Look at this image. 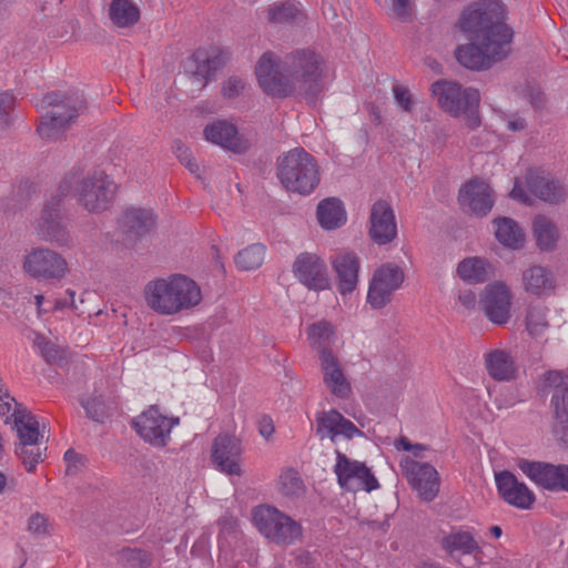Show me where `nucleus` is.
<instances>
[{"mask_svg":"<svg viewBox=\"0 0 568 568\" xmlns=\"http://www.w3.org/2000/svg\"><path fill=\"white\" fill-rule=\"evenodd\" d=\"M265 256V246L262 244L250 245L235 255V264L242 271L258 268Z\"/></svg>","mask_w":568,"mask_h":568,"instance_id":"obj_38","label":"nucleus"},{"mask_svg":"<svg viewBox=\"0 0 568 568\" xmlns=\"http://www.w3.org/2000/svg\"><path fill=\"white\" fill-rule=\"evenodd\" d=\"M65 307H71L70 306V301L68 298H59V300H55L54 301V306H53V310L54 311H60V310H63Z\"/></svg>","mask_w":568,"mask_h":568,"instance_id":"obj_62","label":"nucleus"},{"mask_svg":"<svg viewBox=\"0 0 568 568\" xmlns=\"http://www.w3.org/2000/svg\"><path fill=\"white\" fill-rule=\"evenodd\" d=\"M144 294L148 306L160 315H175L196 306L202 300L199 285L181 274L149 282Z\"/></svg>","mask_w":568,"mask_h":568,"instance_id":"obj_4","label":"nucleus"},{"mask_svg":"<svg viewBox=\"0 0 568 568\" xmlns=\"http://www.w3.org/2000/svg\"><path fill=\"white\" fill-rule=\"evenodd\" d=\"M458 300L466 308H473L476 304V295L471 290L462 291Z\"/></svg>","mask_w":568,"mask_h":568,"instance_id":"obj_54","label":"nucleus"},{"mask_svg":"<svg viewBox=\"0 0 568 568\" xmlns=\"http://www.w3.org/2000/svg\"><path fill=\"white\" fill-rule=\"evenodd\" d=\"M263 91L272 97L297 95L316 105L324 91V60L312 49H296L281 62L271 51L264 52L255 68Z\"/></svg>","mask_w":568,"mask_h":568,"instance_id":"obj_2","label":"nucleus"},{"mask_svg":"<svg viewBox=\"0 0 568 568\" xmlns=\"http://www.w3.org/2000/svg\"><path fill=\"white\" fill-rule=\"evenodd\" d=\"M333 335L332 325L327 322H318L310 326L308 338L312 346L322 354V348H329L331 337Z\"/></svg>","mask_w":568,"mask_h":568,"instance_id":"obj_41","label":"nucleus"},{"mask_svg":"<svg viewBox=\"0 0 568 568\" xmlns=\"http://www.w3.org/2000/svg\"><path fill=\"white\" fill-rule=\"evenodd\" d=\"M16 105V98L12 93L6 91L0 93V128L7 129L13 122L12 112Z\"/></svg>","mask_w":568,"mask_h":568,"instance_id":"obj_46","label":"nucleus"},{"mask_svg":"<svg viewBox=\"0 0 568 568\" xmlns=\"http://www.w3.org/2000/svg\"><path fill=\"white\" fill-rule=\"evenodd\" d=\"M368 234L374 243L386 245L397 236L395 212L386 200L376 201L369 212Z\"/></svg>","mask_w":568,"mask_h":568,"instance_id":"obj_17","label":"nucleus"},{"mask_svg":"<svg viewBox=\"0 0 568 568\" xmlns=\"http://www.w3.org/2000/svg\"><path fill=\"white\" fill-rule=\"evenodd\" d=\"M196 60H201L203 62V70L201 69V67H199L196 74H202L203 85H205L211 73L217 71L225 64L226 57L222 51L214 49L204 59H201L200 53H197Z\"/></svg>","mask_w":568,"mask_h":568,"instance_id":"obj_43","label":"nucleus"},{"mask_svg":"<svg viewBox=\"0 0 568 568\" xmlns=\"http://www.w3.org/2000/svg\"><path fill=\"white\" fill-rule=\"evenodd\" d=\"M28 529L36 535H45L48 530L47 518L36 513L29 518Z\"/></svg>","mask_w":568,"mask_h":568,"instance_id":"obj_51","label":"nucleus"},{"mask_svg":"<svg viewBox=\"0 0 568 568\" xmlns=\"http://www.w3.org/2000/svg\"><path fill=\"white\" fill-rule=\"evenodd\" d=\"M485 365L489 376L498 382L515 378L517 366L509 353L504 349H495L485 355Z\"/></svg>","mask_w":568,"mask_h":568,"instance_id":"obj_30","label":"nucleus"},{"mask_svg":"<svg viewBox=\"0 0 568 568\" xmlns=\"http://www.w3.org/2000/svg\"><path fill=\"white\" fill-rule=\"evenodd\" d=\"M393 91L397 104L406 112L412 111L414 102L409 90L402 85H394Z\"/></svg>","mask_w":568,"mask_h":568,"instance_id":"obj_49","label":"nucleus"},{"mask_svg":"<svg viewBox=\"0 0 568 568\" xmlns=\"http://www.w3.org/2000/svg\"><path fill=\"white\" fill-rule=\"evenodd\" d=\"M410 0H393V11L396 17L406 19L409 16Z\"/></svg>","mask_w":568,"mask_h":568,"instance_id":"obj_53","label":"nucleus"},{"mask_svg":"<svg viewBox=\"0 0 568 568\" xmlns=\"http://www.w3.org/2000/svg\"><path fill=\"white\" fill-rule=\"evenodd\" d=\"M400 470L407 481L425 501H432L439 491L437 470L428 463H418L406 456L399 463Z\"/></svg>","mask_w":568,"mask_h":568,"instance_id":"obj_14","label":"nucleus"},{"mask_svg":"<svg viewBox=\"0 0 568 568\" xmlns=\"http://www.w3.org/2000/svg\"><path fill=\"white\" fill-rule=\"evenodd\" d=\"M527 329L532 336H540L548 327L546 310L539 306L529 308L526 317Z\"/></svg>","mask_w":568,"mask_h":568,"instance_id":"obj_44","label":"nucleus"},{"mask_svg":"<svg viewBox=\"0 0 568 568\" xmlns=\"http://www.w3.org/2000/svg\"><path fill=\"white\" fill-rule=\"evenodd\" d=\"M527 186L535 196L550 203L560 202L566 194L558 182L534 173L527 175Z\"/></svg>","mask_w":568,"mask_h":568,"instance_id":"obj_32","label":"nucleus"},{"mask_svg":"<svg viewBox=\"0 0 568 568\" xmlns=\"http://www.w3.org/2000/svg\"><path fill=\"white\" fill-rule=\"evenodd\" d=\"M413 445L407 437L405 436H400L396 442H395V447L397 449H403L405 452H409L410 449H413Z\"/></svg>","mask_w":568,"mask_h":568,"instance_id":"obj_58","label":"nucleus"},{"mask_svg":"<svg viewBox=\"0 0 568 568\" xmlns=\"http://www.w3.org/2000/svg\"><path fill=\"white\" fill-rule=\"evenodd\" d=\"M561 474L562 480L560 483V490L568 491V465L562 464Z\"/></svg>","mask_w":568,"mask_h":568,"instance_id":"obj_60","label":"nucleus"},{"mask_svg":"<svg viewBox=\"0 0 568 568\" xmlns=\"http://www.w3.org/2000/svg\"><path fill=\"white\" fill-rule=\"evenodd\" d=\"M85 108V99L79 91L47 93L38 104L42 115L37 132L44 140L58 141Z\"/></svg>","mask_w":568,"mask_h":568,"instance_id":"obj_5","label":"nucleus"},{"mask_svg":"<svg viewBox=\"0 0 568 568\" xmlns=\"http://www.w3.org/2000/svg\"><path fill=\"white\" fill-rule=\"evenodd\" d=\"M64 462L67 464V475H75L83 465V458L74 449H68L64 453Z\"/></svg>","mask_w":568,"mask_h":568,"instance_id":"obj_50","label":"nucleus"},{"mask_svg":"<svg viewBox=\"0 0 568 568\" xmlns=\"http://www.w3.org/2000/svg\"><path fill=\"white\" fill-rule=\"evenodd\" d=\"M510 196L514 200H518L523 203L528 202V195L526 194L525 190L518 183H515V186L510 192Z\"/></svg>","mask_w":568,"mask_h":568,"instance_id":"obj_56","label":"nucleus"},{"mask_svg":"<svg viewBox=\"0 0 568 568\" xmlns=\"http://www.w3.org/2000/svg\"><path fill=\"white\" fill-rule=\"evenodd\" d=\"M63 199L64 197L61 196V193L57 190L43 207L38 224V233L45 241L57 242L59 244L68 243V233L60 215V206Z\"/></svg>","mask_w":568,"mask_h":568,"instance_id":"obj_21","label":"nucleus"},{"mask_svg":"<svg viewBox=\"0 0 568 568\" xmlns=\"http://www.w3.org/2000/svg\"><path fill=\"white\" fill-rule=\"evenodd\" d=\"M245 88V81L240 77H230L223 84V95L227 99L239 97Z\"/></svg>","mask_w":568,"mask_h":568,"instance_id":"obj_48","label":"nucleus"},{"mask_svg":"<svg viewBox=\"0 0 568 568\" xmlns=\"http://www.w3.org/2000/svg\"><path fill=\"white\" fill-rule=\"evenodd\" d=\"M302 16L297 6L290 1L275 2L267 9V17L273 23H294Z\"/></svg>","mask_w":568,"mask_h":568,"instance_id":"obj_39","label":"nucleus"},{"mask_svg":"<svg viewBox=\"0 0 568 568\" xmlns=\"http://www.w3.org/2000/svg\"><path fill=\"white\" fill-rule=\"evenodd\" d=\"M443 548L449 554L462 552L473 554L479 551V546L474 537L467 531L452 532L443 538Z\"/></svg>","mask_w":568,"mask_h":568,"instance_id":"obj_37","label":"nucleus"},{"mask_svg":"<svg viewBox=\"0 0 568 568\" xmlns=\"http://www.w3.org/2000/svg\"><path fill=\"white\" fill-rule=\"evenodd\" d=\"M154 224L152 212L141 207L128 209L119 220L120 230L130 242H135L150 233Z\"/></svg>","mask_w":568,"mask_h":568,"instance_id":"obj_27","label":"nucleus"},{"mask_svg":"<svg viewBox=\"0 0 568 568\" xmlns=\"http://www.w3.org/2000/svg\"><path fill=\"white\" fill-rule=\"evenodd\" d=\"M368 112H369V115L372 118V121L378 125L382 123V115H381V111L379 109L374 105V104H369L368 106Z\"/></svg>","mask_w":568,"mask_h":568,"instance_id":"obj_59","label":"nucleus"},{"mask_svg":"<svg viewBox=\"0 0 568 568\" xmlns=\"http://www.w3.org/2000/svg\"><path fill=\"white\" fill-rule=\"evenodd\" d=\"M274 432V427L272 424H267L265 426H262L261 429H260V433L263 437L267 438L268 436H271Z\"/></svg>","mask_w":568,"mask_h":568,"instance_id":"obj_64","label":"nucleus"},{"mask_svg":"<svg viewBox=\"0 0 568 568\" xmlns=\"http://www.w3.org/2000/svg\"><path fill=\"white\" fill-rule=\"evenodd\" d=\"M24 271L37 280L50 283L61 281L68 273V262L49 248H34L24 258Z\"/></svg>","mask_w":568,"mask_h":568,"instance_id":"obj_11","label":"nucleus"},{"mask_svg":"<svg viewBox=\"0 0 568 568\" xmlns=\"http://www.w3.org/2000/svg\"><path fill=\"white\" fill-rule=\"evenodd\" d=\"M496 239L510 248H519L525 242V234L519 225L510 217H499L495 220Z\"/></svg>","mask_w":568,"mask_h":568,"instance_id":"obj_35","label":"nucleus"},{"mask_svg":"<svg viewBox=\"0 0 568 568\" xmlns=\"http://www.w3.org/2000/svg\"><path fill=\"white\" fill-rule=\"evenodd\" d=\"M280 491L287 497H300L304 493V484L297 471L288 469L280 477Z\"/></svg>","mask_w":568,"mask_h":568,"instance_id":"obj_42","label":"nucleus"},{"mask_svg":"<svg viewBox=\"0 0 568 568\" xmlns=\"http://www.w3.org/2000/svg\"><path fill=\"white\" fill-rule=\"evenodd\" d=\"M494 266L481 257H466L457 265V275L469 284H478L494 276Z\"/></svg>","mask_w":568,"mask_h":568,"instance_id":"obj_31","label":"nucleus"},{"mask_svg":"<svg viewBox=\"0 0 568 568\" xmlns=\"http://www.w3.org/2000/svg\"><path fill=\"white\" fill-rule=\"evenodd\" d=\"M16 430L19 442L16 444L14 454L27 471L36 470L37 465L43 462L47 445L40 442L39 422L27 408L16 412Z\"/></svg>","mask_w":568,"mask_h":568,"instance_id":"obj_8","label":"nucleus"},{"mask_svg":"<svg viewBox=\"0 0 568 568\" xmlns=\"http://www.w3.org/2000/svg\"><path fill=\"white\" fill-rule=\"evenodd\" d=\"M517 466L537 486L550 491H560L562 464L554 465L519 458Z\"/></svg>","mask_w":568,"mask_h":568,"instance_id":"obj_24","label":"nucleus"},{"mask_svg":"<svg viewBox=\"0 0 568 568\" xmlns=\"http://www.w3.org/2000/svg\"><path fill=\"white\" fill-rule=\"evenodd\" d=\"M320 225L325 230H335L346 222V212L343 203L336 197L322 200L316 210Z\"/></svg>","mask_w":568,"mask_h":568,"instance_id":"obj_33","label":"nucleus"},{"mask_svg":"<svg viewBox=\"0 0 568 568\" xmlns=\"http://www.w3.org/2000/svg\"><path fill=\"white\" fill-rule=\"evenodd\" d=\"M432 93L445 112L453 116L465 114L469 129L474 130L480 125L478 113L480 94L477 89H463L457 82L439 80L432 84Z\"/></svg>","mask_w":568,"mask_h":568,"instance_id":"obj_7","label":"nucleus"},{"mask_svg":"<svg viewBox=\"0 0 568 568\" xmlns=\"http://www.w3.org/2000/svg\"><path fill=\"white\" fill-rule=\"evenodd\" d=\"M253 521L265 538L281 546L292 545L302 537L301 524L273 506L256 507Z\"/></svg>","mask_w":568,"mask_h":568,"instance_id":"obj_9","label":"nucleus"},{"mask_svg":"<svg viewBox=\"0 0 568 568\" xmlns=\"http://www.w3.org/2000/svg\"><path fill=\"white\" fill-rule=\"evenodd\" d=\"M277 178L294 193L307 195L320 183L316 160L302 148H295L277 160Z\"/></svg>","mask_w":568,"mask_h":568,"instance_id":"obj_6","label":"nucleus"},{"mask_svg":"<svg viewBox=\"0 0 568 568\" xmlns=\"http://www.w3.org/2000/svg\"><path fill=\"white\" fill-rule=\"evenodd\" d=\"M81 405L85 410V415L88 418L103 423L104 418L108 416L105 404L101 397L93 396L88 399H82Z\"/></svg>","mask_w":568,"mask_h":568,"instance_id":"obj_45","label":"nucleus"},{"mask_svg":"<svg viewBox=\"0 0 568 568\" xmlns=\"http://www.w3.org/2000/svg\"><path fill=\"white\" fill-rule=\"evenodd\" d=\"M180 419L164 416L156 406H151L132 420L136 433L153 446H165L170 439L172 428Z\"/></svg>","mask_w":568,"mask_h":568,"instance_id":"obj_13","label":"nucleus"},{"mask_svg":"<svg viewBox=\"0 0 568 568\" xmlns=\"http://www.w3.org/2000/svg\"><path fill=\"white\" fill-rule=\"evenodd\" d=\"M334 471L341 487L347 490L369 493L379 487L377 479L364 463L352 460L339 450H336Z\"/></svg>","mask_w":568,"mask_h":568,"instance_id":"obj_12","label":"nucleus"},{"mask_svg":"<svg viewBox=\"0 0 568 568\" xmlns=\"http://www.w3.org/2000/svg\"><path fill=\"white\" fill-rule=\"evenodd\" d=\"M44 301V296L42 294L34 295V302L37 305L38 314L41 315L42 313H47V310H42V303Z\"/></svg>","mask_w":568,"mask_h":568,"instance_id":"obj_63","label":"nucleus"},{"mask_svg":"<svg viewBox=\"0 0 568 568\" xmlns=\"http://www.w3.org/2000/svg\"><path fill=\"white\" fill-rule=\"evenodd\" d=\"M332 264L338 280L339 293L343 295L352 293L358 282L359 260L357 255L352 252L339 253Z\"/></svg>","mask_w":568,"mask_h":568,"instance_id":"obj_28","label":"nucleus"},{"mask_svg":"<svg viewBox=\"0 0 568 568\" xmlns=\"http://www.w3.org/2000/svg\"><path fill=\"white\" fill-rule=\"evenodd\" d=\"M545 394H550L552 433L568 448V375L560 371H548L544 375Z\"/></svg>","mask_w":568,"mask_h":568,"instance_id":"obj_10","label":"nucleus"},{"mask_svg":"<svg viewBox=\"0 0 568 568\" xmlns=\"http://www.w3.org/2000/svg\"><path fill=\"white\" fill-rule=\"evenodd\" d=\"M427 449V446L423 445V444H414L413 445V449H410L409 452H412L413 456L414 457H423V452Z\"/></svg>","mask_w":568,"mask_h":568,"instance_id":"obj_61","label":"nucleus"},{"mask_svg":"<svg viewBox=\"0 0 568 568\" xmlns=\"http://www.w3.org/2000/svg\"><path fill=\"white\" fill-rule=\"evenodd\" d=\"M507 128L514 132L523 131L526 128V121L523 118L510 120L507 123Z\"/></svg>","mask_w":568,"mask_h":568,"instance_id":"obj_57","label":"nucleus"},{"mask_svg":"<svg viewBox=\"0 0 568 568\" xmlns=\"http://www.w3.org/2000/svg\"><path fill=\"white\" fill-rule=\"evenodd\" d=\"M523 285L528 294L549 295L556 286V278L551 270L541 265H531L523 272Z\"/></svg>","mask_w":568,"mask_h":568,"instance_id":"obj_29","label":"nucleus"},{"mask_svg":"<svg viewBox=\"0 0 568 568\" xmlns=\"http://www.w3.org/2000/svg\"><path fill=\"white\" fill-rule=\"evenodd\" d=\"M315 433L322 440L328 438L333 443L338 436L353 439L363 435V432L352 420L345 418L334 408L317 413Z\"/></svg>","mask_w":568,"mask_h":568,"instance_id":"obj_20","label":"nucleus"},{"mask_svg":"<svg viewBox=\"0 0 568 568\" xmlns=\"http://www.w3.org/2000/svg\"><path fill=\"white\" fill-rule=\"evenodd\" d=\"M458 201L464 209L483 216L493 209V191L486 182L474 179L460 189Z\"/></svg>","mask_w":568,"mask_h":568,"instance_id":"obj_26","label":"nucleus"},{"mask_svg":"<svg viewBox=\"0 0 568 568\" xmlns=\"http://www.w3.org/2000/svg\"><path fill=\"white\" fill-rule=\"evenodd\" d=\"M294 276L308 290L323 291L329 286L327 266L314 253L304 252L293 263Z\"/></svg>","mask_w":568,"mask_h":568,"instance_id":"obj_16","label":"nucleus"},{"mask_svg":"<svg viewBox=\"0 0 568 568\" xmlns=\"http://www.w3.org/2000/svg\"><path fill=\"white\" fill-rule=\"evenodd\" d=\"M505 20V7L497 0H485L465 9L458 26L469 43L456 49L458 62L468 69L484 70L491 62L505 59L514 36Z\"/></svg>","mask_w":568,"mask_h":568,"instance_id":"obj_1","label":"nucleus"},{"mask_svg":"<svg viewBox=\"0 0 568 568\" xmlns=\"http://www.w3.org/2000/svg\"><path fill=\"white\" fill-rule=\"evenodd\" d=\"M242 445L239 438L232 435L217 436L212 445V462L221 471L231 476H241L240 459Z\"/></svg>","mask_w":568,"mask_h":568,"instance_id":"obj_19","label":"nucleus"},{"mask_svg":"<svg viewBox=\"0 0 568 568\" xmlns=\"http://www.w3.org/2000/svg\"><path fill=\"white\" fill-rule=\"evenodd\" d=\"M203 133L207 141L234 153H244L250 148L248 140L239 133L233 123L226 120H216L207 124Z\"/></svg>","mask_w":568,"mask_h":568,"instance_id":"obj_25","label":"nucleus"},{"mask_svg":"<svg viewBox=\"0 0 568 568\" xmlns=\"http://www.w3.org/2000/svg\"><path fill=\"white\" fill-rule=\"evenodd\" d=\"M128 559L129 560H138L140 562V568H146L149 562L146 559V555L142 552L141 550H130L128 552Z\"/></svg>","mask_w":568,"mask_h":568,"instance_id":"obj_55","label":"nucleus"},{"mask_svg":"<svg viewBox=\"0 0 568 568\" xmlns=\"http://www.w3.org/2000/svg\"><path fill=\"white\" fill-rule=\"evenodd\" d=\"M525 98L529 100L530 104L535 109L541 108L545 103L544 92L539 87L536 85H527L525 90Z\"/></svg>","mask_w":568,"mask_h":568,"instance_id":"obj_52","label":"nucleus"},{"mask_svg":"<svg viewBox=\"0 0 568 568\" xmlns=\"http://www.w3.org/2000/svg\"><path fill=\"white\" fill-rule=\"evenodd\" d=\"M534 234L540 250L551 251L555 248L558 240V231L556 225L546 216L538 215L534 220Z\"/></svg>","mask_w":568,"mask_h":568,"instance_id":"obj_36","label":"nucleus"},{"mask_svg":"<svg viewBox=\"0 0 568 568\" xmlns=\"http://www.w3.org/2000/svg\"><path fill=\"white\" fill-rule=\"evenodd\" d=\"M511 294L500 282L485 288L483 308L488 320L497 325L506 324L510 318Z\"/></svg>","mask_w":568,"mask_h":568,"instance_id":"obj_22","label":"nucleus"},{"mask_svg":"<svg viewBox=\"0 0 568 568\" xmlns=\"http://www.w3.org/2000/svg\"><path fill=\"white\" fill-rule=\"evenodd\" d=\"M404 281L400 267L392 264L381 266L375 271L367 292V303L374 310L386 306L392 301L393 293Z\"/></svg>","mask_w":568,"mask_h":568,"instance_id":"obj_15","label":"nucleus"},{"mask_svg":"<svg viewBox=\"0 0 568 568\" xmlns=\"http://www.w3.org/2000/svg\"><path fill=\"white\" fill-rule=\"evenodd\" d=\"M318 359L325 387L335 397L347 399L352 394V385L336 354L331 348H322Z\"/></svg>","mask_w":568,"mask_h":568,"instance_id":"obj_18","label":"nucleus"},{"mask_svg":"<svg viewBox=\"0 0 568 568\" xmlns=\"http://www.w3.org/2000/svg\"><path fill=\"white\" fill-rule=\"evenodd\" d=\"M495 480L498 493L506 503L519 509L531 508L536 500L535 494L513 473L508 470L497 473Z\"/></svg>","mask_w":568,"mask_h":568,"instance_id":"obj_23","label":"nucleus"},{"mask_svg":"<svg viewBox=\"0 0 568 568\" xmlns=\"http://www.w3.org/2000/svg\"><path fill=\"white\" fill-rule=\"evenodd\" d=\"M26 408L19 404L7 389L0 387V415L8 416L11 414L13 422L16 423V412L18 409Z\"/></svg>","mask_w":568,"mask_h":568,"instance_id":"obj_47","label":"nucleus"},{"mask_svg":"<svg viewBox=\"0 0 568 568\" xmlns=\"http://www.w3.org/2000/svg\"><path fill=\"white\" fill-rule=\"evenodd\" d=\"M108 14L115 27L131 28L140 19V9L132 0H111Z\"/></svg>","mask_w":568,"mask_h":568,"instance_id":"obj_34","label":"nucleus"},{"mask_svg":"<svg viewBox=\"0 0 568 568\" xmlns=\"http://www.w3.org/2000/svg\"><path fill=\"white\" fill-rule=\"evenodd\" d=\"M58 191L63 197L71 194L83 210L100 213L114 200L116 184L101 170L87 173L72 170L62 179Z\"/></svg>","mask_w":568,"mask_h":568,"instance_id":"obj_3","label":"nucleus"},{"mask_svg":"<svg viewBox=\"0 0 568 568\" xmlns=\"http://www.w3.org/2000/svg\"><path fill=\"white\" fill-rule=\"evenodd\" d=\"M33 345L40 351L42 357L48 364H62L65 361V351L53 342L38 334Z\"/></svg>","mask_w":568,"mask_h":568,"instance_id":"obj_40","label":"nucleus"}]
</instances>
